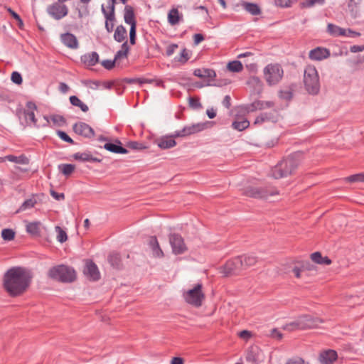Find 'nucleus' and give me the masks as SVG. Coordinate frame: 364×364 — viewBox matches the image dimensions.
<instances>
[{
    "mask_svg": "<svg viewBox=\"0 0 364 364\" xmlns=\"http://www.w3.org/2000/svg\"><path fill=\"white\" fill-rule=\"evenodd\" d=\"M32 280L31 272L26 268L15 267L9 269L4 277V287L12 296L23 294Z\"/></svg>",
    "mask_w": 364,
    "mask_h": 364,
    "instance_id": "nucleus-1",
    "label": "nucleus"
},
{
    "mask_svg": "<svg viewBox=\"0 0 364 364\" xmlns=\"http://www.w3.org/2000/svg\"><path fill=\"white\" fill-rule=\"evenodd\" d=\"M299 154L294 153L279 162L271 170V176L279 179L291 174L299 164Z\"/></svg>",
    "mask_w": 364,
    "mask_h": 364,
    "instance_id": "nucleus-2",
    "label": "nucleus"
},
{
    "mask_svg": "<svg viewBox=\"0 0 364 364\" xmlns=\"http://www.w3.org/2000/svg\"><path fill=\"white\" fill-rule=\"evenodd\" d=\"M304 83L306 91L311 95H316L320 90L318 72L313 65L306 67L304 73Z\"/></svg>",
    "mask_w": 364,
    "mask_h": 364,
    "instance_id": "nucleus-3",
    "label": "nucleus"
},
{
    "mask_svg": "<svg viewBox=\"0 0 364 364\" xmlns=\"http://www.w3.org/2000/svg\"><path fill=\"white\" fill-rule=\"evenodd\" d=\"M48 275L52 279L62 282H72L75 279V272L73 268L60 264L50 268Z\"/></svg>",
    "mask_w": 364,
    "mask_h": 364,
    "instance_id": "nucleus-4",
    "label": "nucleus"
},
{
    "mask_svg": "<svg viewBox=\"0 0 364 364\" xmlns=\"http://www.w3.org/2000/svg\"><path fill=\"white\" fill-rule=\"evenodd\" d=\"M283 69L279 64H269L264 69V75L268 85H274L282 78Z\"/></svg>",
    "mask_w": 364,
    "mask_h": 364,
    "instance_id": "nucleus-5",
    "label": "nucleus"
},
{
    "mask_svg": "<svg viewBox=\"0 0 364 364\" xmlns=\"http://www.w3.org/2000/svg\"><path fill=\"white\" fill-rule=\"evenodd\" d=\"M183 296L187 303L196 307L200 306L205 297L202 292V284H197L193 289L184 293Z\"/></svg>",
    "mask_w": 364,
    "mask_h": 364,
    "instance_id": "nucleus-6",
    "label": "nucleus"
},
{
    "mask_svg": "<svg viewBox=\"0 0 364 364\" xmlns=\"http://www.w3.org/2000/svg\"><path fill=\"white\" fill-rule=\"evenodd\" d=\"M242 194L254 198L267 199L269 196L277 195L278 192L277 191H269L264 188L249 186L242 189Z\"/></svg>",
    "mask_w": 364,
    "mask_h": 364,
    "instance_id": "nucleus-7",
    "label": "nucleus"
},
{
    "mask_svg": "<svg viewBox=\"0 0 364 364\" xmlns=\"http://www.w3.org/2000/svg\"><path fill=\"white\" fill-rule=\"evenodd\" d=\"M115 3V0L107 1L109 11L106 10L103 5L102 6V11L105 18V29L108 33L112 32L114 27V22L116 21L114 14Z\"/></svg>",
    "mask_w": 364,
    "mask_h": 364,
    "instance_id": "nucleus-8",
    "label": "nucleus"
},
{
    "mask_svg": "<svg viewBox=\"0 0 364 364\" xmlns=\"http://www.w3.org/2000/svg\"><path fill=\"white\" fill-rule=\"evenodd\" d=\"M211 124L210 122H205L186 126L181 130L174 132L173 136L184 137L193 134L208 128Z\"/></svg>",
    "mask_w": 364,
    "mask_h": 364,
    "instance_id": "nucleus-9",
    "label": "nucleus"
},
{
    "mask_svg": "<svg viewBox=\"0 0 364 364\" xmlns=\"http://www.w3.org/2000/svg\"><path fill=\"white\" fill-rule=\"evenodd\" d=\"M243 269L242 257H236L228 260L223 267V273L225 276L237 274Z\"/></svg>",
    "mask_w": 364,
    "mask_h": 364,
    "instance_id": "nucleus-10",
    "label": "nucleus"
},
{
    "mask_svg": "<svg viewBox=\"0 0 364 364\" xmlns=\"http://www.w3.org/2000/svg\"><path fill=\"white\" fill-rule=\"evenodd\" d=\"M298 318L301 330L317 328L323 322L322 319L309 314L301 315Z\"/></svg>",
    "mask_w": 364,
    "mask_h": 364,
    "instance_id": "nucleus-11",
    "label": "nucleus"
},
{
    "mask_svg": "<svg viewBox=\"0 0 364 364\" xmlns=\"http://www.w3.org/2000/svg\"><path fill=\"white\" fill-rule=\"evenodd\" d=\"M169 242L171 246L172 251L175 255L182 254L186 250L183 239L178 234H171L169 236Z\"/></svg>",
    "mask_w": 364,
    "mask_h": 364,
    "instance_id": "nucleus-12",
    "label": "nucleus"
},
{
    "mask_svg": "<svg viewBox=\"0 0 364 364\" xmlns=\"http://www.w3.org/2000/svg\"><path fill=\"white\" fill-rule=\"evenodd\" d=\"M47 11L53 18L60 20L68 14V9L65 4L55 3L48 6Z\"/></svg>",
    "mask_w": 364,
    "mask_h": 364,
    "instance_id": "nucleus-13",
    "label": "nucleus"
},
{
    "mask_svg": "<svg viewBox=\"0 0 364 364\" xmlns=\"http://www.w3.org/2000/svg\"><path fill=\"white\" fill-rule=\"evenodd\" d=\"M74 132L86 138H92L95 136L94 129L85 122H77L73 125Z\"/></svg>",
    "mask_w": 364,
    "mask_h": 364,
    "instance_id": "nucleus-14",
    "label": "nucleus"
},
{
    "mask_svg": "<svg viewBox=\"0 0 364 364\" xmlns=\"http://www.w3.org/2000/svg\"><path fill=\"white\" fill-rule=\"evenodd\" d=\"M83 272L92 281H97L100 278V273L97 266L91 260L86 262Z\"/></svg>",
    "mask_w": 364,
    "mask_h": 364,
    "instance_id": "nucleus-15",
    "label": "nucleus"
},
{
    "mask_svg": "<svg viewBox=\"0 0 364 364\" xmlns=\"http://www.w3.org/2000/svg\"><path fill=\"white\" fill-rule=\"evenodd\" d=\"M279 117V114L276 110H273L269 112H262L256 117L254 124H260L265 122H271L274 123L278 121Z\"/></svg>",
    "mask_w": 364,
    "mask_h": 364,
    "instance_id": "nucleus-16",
    "label": "nucleus"
},
{
    "mask_svg": "<svg viewBox=\"0 0 364 364\" xmlns=\"http://www.w3.org/2000/svg\"><path fill=\"white\" fill-rule=\"evenodd\" d=\"M62 43L68 48L77 49L79 46L78 41L76 36L71 33H65L60 35Z\"/></svg>",
    "mask_w": 364,
    "mask_h": 364,
    "instance_id": "nucleus-17",
    "label": "nucleus"
},
{
    "mask_svg": "<svg viewBox=\"0 0 364 364\" xmlns=\"http://www.w3.org/2000/svg\"><path fill=\"white\" fill-rule=\"evenodd\" d=\"M338 358L337 352L334 350L328 349L322 351L319 355V361L322 364H331Z\"/></svg>",
    "mask_w": 364,
    "mask_h": 364,
    "instance_id": "nucleus-18",
    "label": "nucleus"
},
{
    "mask_svg": "<svg viewBox=\"0 0 364 364\" xmlns=\"http://www.w3.org/2000/svg\"><path fill=\"white\" fill-rule=\"evenodd\" d=\"M309 56L314 60H322L330 56V51L326 48L317 47L309 52Z\"/></svg>",
    "mask_w": 364,
    "mask_h": 364,
    "instance_id": "nucleus-19",
    "label": "nucleus"
},
{
    "mask_svg": "<svg viewBox=\"0 0 364 364\" xmlns=\"http://www.w3.org/2000/svg\"><path fill=\"white\" fill-rule=\"evenodd\" d=\"M173 134L171 136H164L156 140V144L161 149H167L172 148L176 145Z\"/></svg>",
    "mask_w": 364,
    "mask_h": 364,
    "instance_id": "nucleus-20",
    "label": "nucleus"
},
{
    "mask_svg": "<svg viewBox=\"0 0 364 364\" xmlns=\"http://www.w3.org/2000/svg\"><path fill=\"white\" fill-rule=\"evenodd\" d=\"M26 107L28 110L24 112L25 118L26 120H30L36 128H39L40 126L37 124V119L36 118L34 110L37 109L36 104L33 102H28L26 103Z\"/></svg>",
    "mask_w": 364,
    "mask_h": 364,
    "instance_id": "nucleus-21",
    "label": "nucleus"
},
{
    "mask_svg": "<svg viewBox=\"0 0 364 364\" xmlns=\"http://www.w3.org/2000/svg\"><path fill=\"white\" fill-rule=\"evenodd\" d=\"M106 150L115 153V154H127L128 150L122 146V143L119 140H116L115 143L107 142L104 146Z\"/></svg>",
    "mask_w": 364,
    "mask_h": 364,
    "instance_id": "nucleus-22",
    "label": "nucleus"
},
{
    "mask_svg": "<svg viewBox=\"0 0 364 364\" xmlns=\"http://www.w3.org/2000/svg\"><path fill=\"white\" fill-rule=\"evenodd\" d=\"M193 75L200 78H208L210 80H213L216 77L215 70L208 68L196 69L193 71Z\"/></svg>",
    "mask_w": 364,
    "mask_h": 364,
    "instance_id": "nucleus-23",
    "label": "nucleus"
},
{
    "mask_svg": "<svg viewBox=\"0 0 364 364\" xmlns=\"http://www.w3.org/2000/svg\"><path fill=\"white\" fill-rule=\"evenodd\" d=\"M124 20L127 24L130 26L136 25L134 9L130 5H126L124 7Z\"/></svg>",
    "mask_w": 364,
    "mask_h": 364,
    "instance_id": "nucleus-24",
    "label": "nucleus"
},
{
    "mask_svg": "<svg viewBox=\"0 0 364 364\" xmlns=\"http://www.w3.org/2000/svg\"><path fill=\"white\" fill-rule=\"evenodd\" d=\"M149 245L152 250V254L156 257H164V252L161 249L158 240L155 236L151 237L149 241Z\"/></svg>",
    "mask_w": 364,
    "mask_h": 364,
    "instance_id": "nucleus-25",
    "label": "nucleus"
},
{
    "mask_svg": "<svg viewBox=\"0 0 364 364\" xmlns=\"http://www.w3.org/2000/svg\"><path fill=\"white\" fill-rule=\"evenodd\" d=\"M82 62L87 66H93L99 61V55L97 52L85 54L81 57Z\"/></svg>",
    "mask_w": 364,
    "mask_h": 364,
    "instance_id": "nucleus-26",
    "label": "nucleus"
},
{
    "mask_svg": "<svg viewBox=\"0 0 364 364\" xmlns=\"http://www.w3.org/2000/svg\"><path fill=\"white\" fill-rule=\"evenodd\" d=\"M127 32L125 27L122 25L117 26L114 33V39L115 41L118 43H122L126 41Z\"/></svg>",
    "mask_w": 364,
    "mask_h": 364,
    "instance_id": "nucleus-27",
    "label": "nucleus"
},
{
    "mask_svg": "<svg viewBox=\"0 0 364 364\" xmlns=\"http://www.w3.org/2000/svg\"><path fill=\"white\" fill-rule=\"evenodd\" d=\"M41 223L39 221H34L28 223L26 224V232L32 236L37 237L40 235Z\"/></svg>",
    "mask_w": 364,
    "mask_h": 364,
    "instance_id": "nucleus-28",
    "label": "nucleus"
},
{
    "mask_svg": "<svg viewBox=\"0 0 364 364\" xmlns=\"http://www.w3.org/2000/svg\"><path fill=\"white\" fill-rule=\"evenodd\" d=\"M182 17V14H179L177 9H172L168 14V21L171 25L174 26L179 23Z\"/></svg>",
    "mask_w": 364,
    "mask_h": 364,
    "instance_id": "nucleus-29",
    "label": "nucleus"
},
{
    "mask_svg": "<svg viewBox=\"0 0 364 364\" xmlns=\"http://www.w3.org/2000/svg\"><path fill=\"white\" fill-rule=\"evenodd\" d=\"M241 6L246 11L252 15L256 16L261 13L260 9L257 4L242 1Z\"/></svg>",
    "mask_w": 364,
    "mask_h": 364,
    "instance_id": "nucleus-30",
    "label": "nucleus"
},
{
    "mask_svg": "<svg viewBox=\"0 0 364 364\" xmlns=\"http://www.w3.org/2000/svg\"><path fill=\"white\" fill-rule=\"evenodd\" d=\"M73 158L75 160L80 161H82V162H85V161H92V162L97 161V162H99L100 161V160L97 159V158L93 157L89 153H86V152H84V153H80V152L75 153L73 155Z\"/></svg>",
    "mask_w": 364,
    "mask_h": 364,
    "instance_id": "nucleus-31",
    "label": "nucleus"
},
{
    "mask_svg": "<svg viewBox=\"0 0 364 364\" xmlns=\"http://www.w3.org/2000/svg\"><path fill=\"white\" fill-rule=\"evenodd\" d=\"M311 259L313 262L319 264L328 265L331 263V260L327 257H322L319 252H314L311 255Z\"/></svg>",
    "mask_w": 364,
    "mask_h": 364,
    "instance_id": "nucleus-32",
    "label": "nucleus"
},
{
    "mask_svg": "<svg viewBox=\"0 0 364 364\" xmlns=\"http://www.w3.org/2000/svg\"><path fill=\"white\" fill-rule=\"evenodd\" d=\"M129 47L128 46V42L127 41H124L122 46H121V49L119 50L115 55H114V60H116L117 62L120 60L121 58H127V55H128V53H129Z\"/></svg>",
    "mask_w": 364,
    "mask_h": 364,
    "instance_id": "nucleus-33",
    "label": "nucleus"
},
{
    "mask_svg": "<svg viewBox=\"0 0 364 364\" xmlns=\"http://www.w3.org/2000/svg\"><path fill=\"white\" fill-rule=\"evenodd\" d=\"M250 126V122L246 119H237L235 120L232 127L237 131H243Z\"/></svg>",
    "mask_w": 364,
    "mask_h": 364,
    "instance_id": "nucleus-34",
    "label": "nucleus"
},
{
    "mask_svg": "<svg viewBox=\"0 0 364 364\" xmlns=\"http://www.w3.org/2000/svg\"><path fill=\"white\" fill-rule=\"evenodd\" d=\"M300 324L301 323L297 317L295 320L284 324L282 326V328L284 331H289V332L295 331H301Z\"/></svg>",
    "mask_w": 364,
    "mask_h": 364,
    "instance_id": "nucleus-35",
    "label": "nucleus"
},
{
    "mask_svg": "<svg viewBox=\"0 0 364 364\" xmlns=\"http://www.w3.org/2000/svg\"><path fill=\"white\" fill-rule=\"evenodd\" d=\"M70 102L72 105L78 107L82 112H86L89 110L88 106L82 102L77 96L73 95L70 97Z\"/></svg>",
    "mask_w": 364,
    "mask_h": 364,
    "instance_id": "nucleus-36",
    "label": "nucleus"
},
{
    "mask_svg": "<svg viewBox=\"0 0 364 364\" xmlns=\"http://www.w3.org/2000/svg\"><path fill=\"white\" fill-rule=\"evenodd\" d=\"M6 160L19 164H28V159L24 155H21L19 156H16L14 155H7L6 156Z\"/></svg>",
    "mask_w": 364,
    "mask_h": 364,
    "instance_id": "nucleus-37",
    "label": "nucleus"
},
{
    "mask_svg": "<svg viewBox=\"0 0 364 364\" xmlns=\"http://www.w3.org/2000/svg\"><path fill=\"white\" fill-rule=\"evenodd\" d=\"M108 261L116 269H119L122 266L120 256L117 253L110 254L108 257Z\"/></svg>",
    "mask_w": 364,
    "mask_h": 364,
    "instance_id": "nucleus-38",
    "label": "nucleus"
},
{
    "mask_svg": "<svg viewBox=\"0 0 364 364\" xmlns=\"http://www.w3.org/2000/svg\"><path fill=\"white\" fill-rule=\"evenodd\" d=\"M36 203L37 201L34 198H28L22 203L16 212L19 213L31 209L35 206Z\"/></svg>",
    "mask_w": 364,
    "mask_h": 364,
    "instance_id": "nucleus-39",
    "label": "nucleus"
},
{
    "mask_svg": "<svg viewBox=\"0 0 364 364\" xmlns=\"http://www.w3.org/2000/svg\"><path fill=\"white\" fill-rule=\"evenodd\" d=\"M75 166L73 164H63L58 166L59 171L65 176H70L75 170Z\"/></svg>",
    "mask_w": 364,
    "mask_h": 364,
    "instance_id": "nucleus-40",
    "label": "nucleus"
},
{
    "mask_svg": "<svg viewBox=\"0 0 364 364\" xmlns=\"http://www.w3.org/2000/svg\"><path fill=\"white\" fill-rule=\"evenodd\" d=\"M243 259V268L251 267L257 262V258L252 255L242 256Z\"/></svg>",
    "mask_w": 364,
    "mask_h": 364,
    "instance_id": "nucleus-41",
    "label": "nucleus"
},
{
    "mask_svg": "<svg viewBox=\"0 0 364 364\" xmlns=\"http://www.w3.org/2000/svg\"><path fill=\"white\" fill-rule=\"evenodd\" d=\"M242 68V64L239 60H233L228 64V69L231 72L238 73L240 72Z\"/></svg>",
    "mask_w": 364,
    "mask_h": 364,
    "instance_id": "nucleus-42",
    "label": "nucleus"
},
{
    "mask_svg": "<svg viewBox=\"0 0 364 364\" xmlns=\"http://www.w3.org/2000/svg\"><path fill=\"white\" fill-rule=\"evenodd\" d=\"M190 58L189 50L186 48L182 49L179 56L175 58V60L182 64L186 63Z\"/></svg>",
    "mask_w": 364,
    "mask_h": 364,
    "instance_id": "nucleus-43",
    "label": "nucleus"
},
{
    "mask_svg": "<svg viewBox=\"0 0 364 364\" xmlns=\"http://www.w3.org/2000/svg\"><path fill=\"white\" fill-rule=\"evenodd\" d=\"M55 232H57V240L63 243L68 240V235L65 230H63L60 226L55 227Z\"/></svg>",
    "mask_w": 364,
    "mask_h": 364,
    "instance_id": "nucleus-44",
    "label": "nucleus"
},
{
    "mask_svg": "<svg viewBox=\"0 0 364 364\" xmlns=\"http://www.w3.org/2000/svg\"><path fill=\"white\" fill-rule=\"evenodd\" d=\"M328 31L333 36H341L340 35L343 33V28L338 26L329 23L328 25Z\"/></svg>",
    "mask_w": 364,
    "mask_h": 364,
    "instance_id": "nucleus-45",
    "label": "nucleus"
},
{
    "mask_svg": "<svg viewBox=\"0 0 364 364\" xmlns=\"http://www.w3.org/2000/svg\"><path fill=\"white\" fill-rule=\"evenodd\" d=\"M50 121L53 123L54 125L61 127L65 124V118L59 114H53L50 116Z\"/></svg>",
    "mask_w": 364,
    "mask_h": 364,
    "instance_id": "nucleus-46",
    "label": "nucleus"
},
{
    "mask_svg": "<svg viewBox=\"0 0 364 364\" xmlns=\"http://www.w3.org/2000/svg\"><path fill=\"white\" fill-rule=\"evenodd\" d=\"M15 232L13 230L6 228L1 231V237L4 240L11 241L14 238Z\"/></svg>",
    "mask_w": 364,
    "mask_h": 364,
    "instance_id": "nucleus-47",
    "label": "nucleus"
},
{
    "mask_svg": "<svg viewBox=\"0 0 364 364\" xmlns=\"http://www.w3.org/2000/svg\"><path fill=\"white\" fill-rule=\"evenodd\" d=\"M263 105H264L263 101L256 100L248 106L247 109L249 112H254V111H256L258 109L262 110V109H264Z\"/></svg>",
    "mask_w": 364,
    "mask_h": 364,
    "instance_id": "nucleus-48",
    "label": "nucleus"
},
{
    "mask_svg": "<svg viewBox=\"0 0 364 364\" xmlns=\"http://www.w3.org/2000/svg\"><path fill=\"white\" fill-rule=\"evenodd\" d=\"M246 361L250 364H258L257 357L253 350H249L246 355Z\"/></svg>",
    "mask_w": 364,
    "mask_h": 364,
    "instance_id": "nucleus-49",
    "label": "nucleus"
},
{
    "mask_svg": "<svg viewBox=\"0 0 364 364\" xmlns=\"http://www.w3.org/2000/svg\"><path fill=\"white\" fill-rule=\"evenodd\" d=\"M325 0H306L301 3V6L305 8H310L316 4L323 5Z\"/></svg>",
    "mask_w": 364,
    "mask_h": 364,
    "instance_id": "nucleus-50",
    "label": "nucleus"
},
{
    "mask_svg": "<svg viewBox=\"0 0 364 364\" xmlns=\"http://www.w3.org/2000/svg\"><path fill=\"white\" fill-rule=\"evenodd\" d=\"M347 181L353 183V182H364V173H357L354 175H351L346 178Z\"/></svg>",
    "mask_w": 364,
    "mask_h": 364,
    "instance_id": "nucleus-51",
    "label": "nucleus"
},
{
    "mask_svg": "<svg viewBox=\"0 0 364 364\" xmlns=\"http://www.w3.org/2000/svg\"><path fill=\"white\" fill-rule=\"evenodd\" d=\"M343 33L341 34V36H346L348 38H357L360 36V33L359 32L353 31L350 28L346 29L343 28Z\"/></svg>",
    "mask_w": 364,
    "mask_h": 364,
    "instance_id": "nucleus-52",
    "label": "nucleus"
},
{
    "mask_svg": "<svg viewBox=\"0 0 364 364\" xmlns=\"http://www.w3.org/2000/svg\"><path fill=\"white\" fill-rule=\"evenodd\" d=\"M127 146L133 150H141L145 149L143 144L135 141H131L127 142Z\"/></svg>",
    "mask_w": 364,
    "mask_h": 364,
    "instance_id": "nucleus-53",
    "label": "nucleus"
},
{
    "mask_svg": "<svg viewBox=\"0 0 364 364\" xmlns=\"http://www.w3.org/2000/svg\"><path fill=\"white\" fill-rule=\"evenodd\" d=\"M136 25L130 26L129 30V42L132 45H134L136 43Z\"/></svg>",
    "mask_w": 364,
    "mask_h": 364,
    "instance_id": "nucleus-54",
    "label": "nucleus"
},
{
    "mask_svg": "<svg viewBox=\"0 0 364 364\" xmlns=\"http://www.w3.org/2000/svg\"><path fill=\"white\" fill-rule=\"evenodd\" d=\"M57 135L63 141L70 144H74L73 140L63 131L58 130Z\"/></svg>",
    "mask_w": 364,
    "mask_h": 364,
    "instance_id": "nucleus-55",
    "label": "nucleus"
},
{
    "mask_svg": "<svg viewBox=\"0 0 364 364\" xmlns=\"http://www.w3.org/2000/svg\"><path fill=\"white\" fill-rule=\"evenodd\" d=\"M279 96L282 99L290 100L292 98V92L290 90H281Z\"/></svg>",
    "mask_w": 364,
    "mask_h": 364,
    "instance_id": "nucleus-56",
    "label": "nucleus"
},
{
    "mask_svg": "<svg viewBox=\"0 0 364 364\" xmlns=\"http://www.w3.org/2000/svg\"><path fill=\"white\" fill-rule=\"evenodd\" d=\"M116 62L114 58L113 60H104L102 61L101 64L105 69L111 70L114 68Z\"/></svg>",
    "mask_w": 364,
    "mask_h": 364,
    "instance_id": "nucleus-57",
    "label": "nucleus"
},
{
    "mask_svg": "<svg viewBox=\"0 0 364 364\" xmlns=\"http://www.w3.org/2000/svg\"><path fill=\"white\" fill-rule=\"evenodd\" d=\"M11 80L16 84H21L22 82V77L18 72H13L11 74Z\"/></svg>",
    "mask_w": 364,
    "mask_h": 364,
    "instance_id": "nucleus-58",
    "label": "nucleus"
},
{
    "mask_svg": "<svg viewBox=\"0 0 364 364\" xmlns=\"http://www.w3.org/2000/svg\"><path fill=\"white\" fill-rule=\"evenodd\" d=\"M286 364H309V363H306L302 358H294L291 359H289Z\"/></svg>",
    "mask_w": 364,
    "mask_h": 364,
    "instance_id": "nucleus-59",
    "label": "nucleus"
},
{
    "mask_svg": "<svg viewBox=\"0 0 364 364\" xmlns=\"http://www.w3.org/2000/svg\"><path fill=\"white\" fill-rule=\"evenodd\" d=\"M296 0H277V4L282 7H289Z\"/></svg>",
    "mask_w": 364,
    "mask_h": 364,
    "instance_id": "nucleus-60",
    "label": "nucleus"
},
{
    "mask_svg": "<svg viewBox=\"0 0 364 364\" xmlns=\"http://www.w3.org/2000/svg\"><path fill=\"white\" fill-rule=\"evenodd\" d=\"M178 48V45L177 44H171L169 45L167 48H166V54L167 56H171L172 55L174 52L176 51V49Z\"/></svg>",
    "mask_w": 364,
    "mask_h": 364,
    "instance_id": "nucleus-61",
    "label": "nucleus"
},
{
    "mask_svg": "<svg viewBox=\"0 0 364 364\" xmlns=\"http://www.w3.org/2000/svg\"><path fill=\"white\" fill-rule=\"evenodd\" d=\"M50 195L52 196V197L58 200H63L65 198V196L63 193H57L53 190H50Z\"/></svg>",
    "mask_w": 364,
    "mask_h": 364,
    "instance_id": "nucleus-62",
    "label": "nucleus"
},
{
    "mask_svg": "<svg viewBox=\"0 0 364 364\" xmlns=\"http://www.w3.org/2000/svg\"><path fill=\"white\" fill-rule=\"evenodd\" d=\"M189 105L191 107H195V108H198V107H200L201 106L199 100L198 99H195V98H193V97H190L189 98Z\"/></svg>",
    "mask_w": 364,
    "mask_h": 364,
    "instance_id": "nucleus-63",
    "label": "nucleus"
},
{
    "mask_svg": "<svg viewBox=\"0 0 364 364\" xmlns=\"http://www.w3.org/2000/svg\"><path fill=\"white\" fill-rule=\"evenodd\" d=\"M239 336L247 341L251 337V333L249 331L244 330L239 333Z\"/></svg>",
    "mask_w": 364,
    "mask_h": 364,
    "instance_id": "nucleus-64",
    "label": "nucleus"
}]
</instances>
